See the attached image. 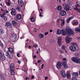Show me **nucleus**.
Masks as SVG:
<instances>
[{"label": "nucleus", "mask_w": 80, "mask_h": 80, "mask_svg": "<svg viewBox=\"0 0 80 80\" xmlns=\"http://www.w3.org/2000/svg\"><path fill=\"white\" fill-rule=\"evenodd\" d=\"M16 38H17V35L15 34H12L11 37V40L12 42H14L16 40Z\"/></svg>", "instance_id": "obj_5"}, {"label": "nucleus", "mask_w": 80, "mask_h": 80, "mask_svg": "<svg viewBox=\"0 0 80 80\" xmlns=\"http://www.w3.org/2000/svg\"><path fill=\"white\" fill-rule=\"evenodd\" d=\"M38 50H39V52H40V48H38Z\"/></svg>", "instance_id": "obj_59"}, {"label": "nucleus", "mask_w": 80, "mask_h": 80, "mask_svg": "<svg viewBox=\"0 0 80 80\" xmlns=\"http://www.w3.org/2000/svg\"><path fill=\"white\" fill-rule=\"evenodd\" d=\"M3 18L4 21H7V18L6 16H4Z\"/></svg>", "instance_id": "obj_38"}, {"label": "nucleus", "mask_w": 80, "mask_h": 80, "mask_svg": "<svg viewBox=\"0 0 80 80\" xmlns=\"http://www.w3.org/2000/svg\"><path fill=\"white\" fill-rule=\"evenodd\" d=\"M0 45H1V46L2 47H3V44L2 43V42L0 41Z\"/></svg>", "instance_id": "obj_42"}, {"label": "nucleus", "mask_w": 80, "mask_h": 80, "mask_svg": "<svg viewBox=\"0 0 80 80\" xmlns=\"http://www.w3.org/2000/svg\"><path fill=\"white\" fill-rule=\"evenodd\" d=\"M0 78L2 80H5V78L3 75L2 74H0Z\"/></svg>", "instance_id": "obj_24"}, {"label": "nucleus", "mask_w": 80, "mask_h": 80, "mask_svg": "<svg viewBox=\"0 0 80 80\" xmlns=\"http://www.w3.org/2000/svg\"><path fill=\"white\" fill-rule=\"evenodd\" d=\"M16 9L18 10L19 11H20V7H18Z\"/></svg>", "instance_id": "obj_41"}, {"label": "nucleus", "mask_w": 80, "mask_h": 80, "mask_svg": "<svg viewBox=\"0 0 80 80\" xmlns=\"http://www.w3.org/2000/svg\"><path fill=\"white\" fill-rule=\"evenodd\" d=\"M59 52L60 53H63V51L62 50H60Z\"/></svg>", "instance_id": "obj_48"}, {"label": "nucleus", "mask_w": 80, "mask_h": 80, "mask_svg": "<svg viewBox=\"0 0 80 80\" xmlns=\"http://www.w3.org/2000/svg\"><path fill=\"white\" fill-rule=\"evenodd\" d=\"M66 76L67 78H70L71 75H70V74L69 72H67Z\"/></svg>", "instance_id": "obj_21"}, {"label": "nucleus", "mask_w": 80, "mask_h": 80, "mask_svg": "<svg viewBox=\"0 0 80 80\" xmlns=\"http://www.w3.org/2000/svg\"><path fill=\"white\" fill-rule=\"evenodd\" d=\"M58 43L59 45H61L62 43V37H59L58 40Z\"/></svg>", "instance_id": "obj_14"}, {"label": "nucleus", "mask_w": 80, "mask_h": 80, "mask_svg": "<svg viewBox=\"0 0 80 80\" xmlns=\"http://www.w3.org/2000/svg\"><path fill=\"white\" fill-rule=\"evenodd\" d=\"M62 64L65 68H68V65L67 63L66 62V61L62 62Z\"/></svg>", "instance_id": "obj_10"}, {"label": "nucleus", "mask_w": 80, "mask_h": 80, "mask_svg": "<svg viewBox=\"0 0 80 80\" xmlns=\"http://www.w3.org/2000/svg\"><path fill=\"white\" fill-rule=\"evenodd\" d=\"M65 45H63L62 46V48L63 50H65Z\"/></svg>", "instance_id": "obj_30"}, {"label": "nucleus", "mask_w": 80, "mask_h": 80, "mask_svg": "<svg viewBox=\"0 0 80 80\" xmlns=\"http://www.w3.org/2000/svg\"><path fill=\"white\" fill-rule=\"evenodd\" d=\"M77 38V39H78V40H80V37L77 38Z\"/></svg>", "instance_id": "obj_53"}, {"label": "nucleus", "mask_w": 80, "mask_h": 80, "mask_svg": "<svg viewBox=\"0 0 80 80\" xmlns=\"http://www.w3.org/2000/svg\"><path fill=\"white\" fill-rule=\"evenodd\" d=\"M12 24L13 25H18V23H17V22L15 21H12Z\"/></svg>", "instance_id": "obj_26"}, {"label": "nucleus", "mask_w": 80, "mask_h": 80, "mask_svg": "<svg viewBox=\"0 0 80 80\" xmlns=\"http://www.w3.org/2000/svg\"><path fill=\"white\" fill-rule=\"evenodd\" d=\"M11 14L12 15H16V10L13 9V8H12V11L11 12Z\"/></svg>", "instance_id": "obj_9"}, {"label": "nucleus", "mask_w": 80, "mask_h": 80, "mask_svg": "<svg viewBox=\"0 0 80 80\" xmlns=\"http://www.w3.org/2000/svg\"><path fill=\"white\" fill-rule=\"evenodd\" d=\"M38 63H40L41 62V60H38Z\"/></svg>", "instance_id": "obj_52"}, {"label": "nucleus", "mask_w": 80, "mask_h": 80, "mask_svg": "<svg viewBox=\"0 0 80 80\" xmlns=\"http://www.w3.org/2000/svg\"><path fill=\"white\" fill-rule=\"evenodd\" d=\"M78 31L79 32H80V28H78Z\"/></svg>", "instance_id": "obj_56"}, {"label": "nucleus", "mask_w": 80, "mask_h": 80, "mask_svg": "<svg viewBox=\"0 0 80 80\" xmlns=\"http://www.w3.org/2000/svg\"><path fill=\"white\" fill-rule=\"evenodd\" d=\"M72 40V38H69L68 36H67L66 38V41L67 43H70V40Z\"/></svg>", "instance_id": "obj_7"}, {"label": "nucleus", "mask_w": 80, "mask_h": 80, "mask_svg": "<svg viewBox=\"0 0 80 80\" xmlns=\"http://www.w3.org/2000/svg\"><path fill=\"white\" fill-rule=\"evenodd\" d=\"M6 13H8V12L7 10L6 9L4 10V13L5 14Z\"/></svg>", "instance_id": "obj_37"}, {"label": "nucleus", "mask_w": 80, "mask_h": 80, "mask_svg": "<svg viewBox=\"0 0 80 80\" xmlns=\"http://www.w3.org/2000/svg\"><path fill=\"white\" fill-rule=\"evenodd\" d=\"M48 32H45L44 35H48Z\"/></svg>", "instance_id": "obj_47"}, {"label": "nucleus", "mask_w": 80, "mask_h": 80, "mask_svg": "<svg viewBox=\"0 0 80 80\" xmlns=\"http://www.w3.org/2000/svg\"><path fill=\"white\" fill-rule=\"evenodd\" d=\"M30 20L32 22H33L35 21V18L34 17H32V18H30Z\"/></svg>", "instance_id": "obj_33"}, {"label": "nucleus", "mask_w": 80, "mask_h": 80, "mask_svg": "<svg viewBox=\"0 0 80 80\" xmlns=\"http://www.w3.org/2000/svg\"><path fill=\"white\" fill-rule=\"evenodd\" d=\"M72 45H77V43L76 42H72Z\"/></svg>", "instance_id": "obj_43"}, {"label": "nucleus", "mask_w": 80, "mask_h": 80, "mask_svg": "<svg viewBox=\"0 0 80 80\" xmlns=\"http://www.w3.org/2000/svg\"><path fill=\"white\" fill-rule=\"evenodd\" d=\"M18 63H19V64H20V63H21V61H20L19 60H18Z\"/></svg>", "instance_id": "obj_46"}, {"label": "nucleus", "mask_w": 80, "mask_h": 80, "mask_svg": "<svg viewBox=\"0 0 80 80\" xmlns=\"http://www.w3.org/2000/svg\"><path fill=\"white\" fill-rule=\"evenodd\" d=\"M57 33L58 35H61L62 33V30L58 29L57 30Z\"/></svg>", "instance_id": "obj_20"}, {"label": "nucleus", "mask_w": 80, "mask_h": 80, "mask_svg": "<svg viewBox=\"0 0 80 80\" xmlns=\"http://www.w3.org/2000/svg\"><path fill=\"white\" fill-rule=\"evenodd\" d=\"M48 78V77H45V80H47V79Z\"/></svg>", "instance_id": "obj_51"}, {"label": "nucleus", "mask_w": 80, "mask_h": 80, "mask_svg": "<svg viewBox=\"0 0 80 80\" xmlns=\"http://www.w3.org/2000/svg\"><path fill=\"white\" fill-rule=\"evenodd\" d=\"M28 79H29V78H28V77H26L25 79L26 80H27Z\"/></svg>", "instance_id": "obj_54"}, {"label": "nucleus", "mask_w": 80, "mask_h": 80, "mask_svg": "<svg viewBox=\"0 0 80 80\" xmlns=\"http://www.w3.org/2000/svg\"><path fill=\"white\" fill-rule=\"evenodd\" d=\"M10 68L11 69V74L13 75L15 74V72L14 71V70H15V68H14V64L11 63V64Z\"/></svg>", "instance_id": "obj_4"}, {"label": "nucleus", "mask_w": 80, "mask_h": 80, "mask_svg": "<svg viewBox=\"0 0 80 80\" xmlns=\"http://www.w3.org/2000/svg\"><path fill=\"white\" fill-rule=\"evenodd\" d=\"M66 13H67V12L64 10H62L60 12V14L62 16H65L66 15Z\"/></svg>", "instance_id": "obj_13"}, {"label": "nucleus", "mask_w": 80, "mask_h": 80, "mask_svg": "<svg viewBox=\"0 0 80 80\" xmlns=\"http://www.w3.org/2000/svg\"><path fill=\"white\" fill-rule=\"evenodd\" d=\"M60 20H62V19H58L57 20V21L58 23H60Z\"/></svg>", "instance_id": "obj_39"}, {"label": "nucleus", "mask_w": 80, "mask_h": 80, "mask_svg": "<svg viewBox=\"0 0 80 80\" xmlns=\"http://www.w3.org/2000/svg\"><path fill=\"white\" fill-rule=\"evenodd\" d=\"M1 10H2V12H4V10H3L2 9H1Z\"/></svg>", "instance_id": "obj_64"}, {"label": "nucleus", "mask_w": 80, "mask_h": 80, "mask_svg": "<svg viewBox=\"0 0 80 80\" xmlns=\"http://www.w3.org/2000/svg\"><path fill=\"white\" fill-rule=\"evenodd\" d=\"M0 58L2 61H4L5 60V57L3 55H2V57H0Z\"/></svg>", "instance_id": "obj_25"}, {"label": "nucleus", "mask_w": 80, "mask_h": 80, "mask_svg": "<svg viewBox=\"0 0 80 80\" xmlns=\"http://www.w3.org/2000/svg\"><path fill=\"white\" fill-rule=\"evenodd\" d=\"M3 55V54L2 53V51L0 50V57H2Z\"/></svg>", "instance_id": "obj_31"}, {"label": "nucleus", "mask_w": 80, "mask_h": 80, "mask_svg": "<svg viewBox=\"0 0 80 80\" xmlns=\"http://www.w3.org/2000/svg\"><path fill=\"white\" fill-rule=\"evenodd\" d=\"M5 13H3L2 14L0 15V16L1 18H3L4 17H5Z\"/></svg>", "instance_id": "obj_28"}, {"label": "nucleus", "mask_w": 80, "mask_h": 80, "mask_svg": "<svg viewBox=\"0 0 80 80\" xmlns=\"http://www.w3.org/2000/svg\"><path fill=\"white\" fill-rule=\"evenodd\" d=\"M15 27L16 28H17V27H18V26L17 25H15Z\"/></svg>", "instance_id": "obj_55"}, {"label": "nucleus", "mask_w": 80, "mask_h": 80, "mask_svg": "<svg viewBox=\"0 0 80 80\" xmlns=\"http://www.w3.org/2000/svg\"><path fill=\"white\" fill-rule=\"evenodd\" d=\"M34 78H35V76H32L31 78L32 79H33Z\"/></svg>", "instance_id": "obj_50"}, {"label": "nucleus", "mask_w": 80, "mask_h": 80, "mask_svg": "<svg viewBox=\"0 0 80 80\" xmlns=\"http://www.w3.org/2000/svg\"><path fill=\"white\" fill-rule=\"evenodd\" d=\"M74 10H77V11L78 12V13L80 12V9H79L78 8H77V7H75L74 8Z\"/></svg>", "instance_id": "obj_29"}, {"label": "nucleus", "mask_w": 80, "mask_h": 80, "mask_svg": "<svg viewBox=\"0 0 80 80\" xmlns=\"http://www.w3.org/2000/svg\"><path fill=\"white\" fill-rule=\"evenodd\" d=\"M21 18H22L21 15L20 14L17 15L16 17V19H17V20H20V19H21Z\"/></svg>", "instance_id": "obj_19"}, {"label": "nucleus", "mask_w": 80, "mask_h": 80, "mask_svg": "<svg viewBox=\"0 0 80 80\" xmlns=\"http://www.w3.org/2000/svg\"><path fill=\"white\" fill-rule=\"evenodd\" d=\"M5 25L7 27H8V28H12V23L9 22H7L5 23Z\"/></svg>", "instance_id": "obj_6"}, {"label": "nucleus", "mask_w": 80, "mask_h": 80, "mask_svg": "<svg viewBox=\"0 0 80 80\" xmlns=\"http://www.w3.org/2000/svg\"><path fill=\"white\" fill-rule=\"evenodd\" d=\"M50 42L51 43H55V41L53 40H50Z\"/></svg>", "instance_id": "obj_36"}, {"label": "nucleus", "mask_w": 80, "mask_h": 80, "mask_svg": "<svg viewBox=\"0 0 80 80\" xmlns=\"http://www.w3.org/2000/svg\"><path fill=\"white\" fill-rule=\"evenodd\" d=\"M5 33V30H4L0 29V35H3Z\"/></svg>", "instance_id": "obj_17"}, {"label": "nucleus", "mask_w": 80, "mask_h": 80, "mask_svg": "<svg viewBox=\"0 0 80 80\" xmlns=\"http://www.w3.org/2000/svg\"><path fill=\"white\" fill-rule=\"evenodd\" d=\"M57 10H58V11L61 10H62V7L61 6H58L57 7Z\"/></svg>", "instance_id": "obj_27"}, {"label": "nucleus", "mask_w": 80, "mask_h": 80, "mask_svg": "<svg viewBox=\"0 0 80 80\" xmlns=\"http://www.w3.org/2000/svg\"><path fill=\"white\" fill-rule=\"evenodd\" d=\"M78 22H73L72 25H78Z\"/></svg>", "instance_id": "obj_32"}, {"label": "nucleus", "mask_w": 80, "mask_h": 80, "mask_svg": "<svg viewBox=\"0 0 80 80\" xmlns=\"http://www.w3.org/2000/svg\"><path fill=\"white\" fill-rule=\"evenodd\" d=\"M62 63L61 62H59L57 63L56 67L58 68H60L62 67Z\"/></svg>", "instance_id": "obj_12"}, {"label": "nucleus", "mask_w": 80, "mask_h": 80, "mask_svg": "<svg viewBox=\"0 0 80 80\" xmlns=\"http://www.w3.org/2000/svg\"><path fill=\"white\" fill-rule=\"evenodd\" d=\"M61 73L63 77L64 78H65V77L66 75H65V71H64V70H62L61 72Z\"/></svg>", "instance_id": "obj_16"}, {"label": "nucleus", "mask_w": 80, "mask_h": 80, "mask_svg": "<svg viewBox=\"0 0 80 80\" xmlns=\"http://www.w3.org/2000/svg\"><path fill=\"white\" fill-rule=\"evenodd\" d=\"M65 24V20L64 19H63V22H62L61 24V25L62 26H63V25H64Z\"/></svg>", "instance_id": "obj_35"}, {"label": "nucleus", "mask_w": 80, "mask_h": 80, "mask_svg": "<svg viewBox=\"0 0 80 80\" xmlns=\"http://www.w3.org/2000/svg\"><path fill=\"white\" fill-rule=\"evenodd\" d=\"M73 18V17H71L69 18L67 20V22L68 23H69V22H70V20H72Z\"/></svg>", "instance_id": "obj_18"}, {"label": "nucleus", "mask_w": 80, "mask_h": 80, "mask_svg": "<svg viewBox=\"0 0 80 80\" xmlns=\"http://www.w3.org/2000/svg\"><path fill=\"white\" fill-rule=\"evenodd\" d=\"M24 63H27V58H25L24 59Z\"/></svg>", "instance_id": "obj_40"}, {"label": "nucleus", "mask_w": 80, "mask_h": 80, "mask_svg": "<svg viewBox=\"0 0 80 80\" xmlns=\"http://www.w3.org/2000/svg\"><path fill=\"white\" fill-rule=\"evenodd\" d=\"M6 3H7V5L8 6H10V4H11V2H6Z\"/></svg>", "instance_id": "obj_34"}, {"label": "nucleus", "mask_w": 80, "mask_h": 80, "mask_svg": "<svg viewBox=\"0 0 80 80\" xmlns=\"http://www.w3.org/2000/svg\"><path fill=\"white\" fill-rule=\"evenodd\" d=\"M66 31H65L64 29H62V33L63 36H65L67 34L68 35H70L71 36H73L74 35V32L72 31L68 27H66Z\"/></svg>", "instance_id": "obj_1"}, {"label": "nucleus", "mask_w": 80, "mask_h": 80, "mask_svg": "<svg viewBox=\"0 0 80 80\" xmlns=\"http://www.w3.org/2000/svg\"><path fill=\"white\" fill-rule=\"evenodd\" d=\"M38 37L40 38L41 39L42 38H43L44 37V36L43 35V34L40 33L39 34Z\"/></svg>", "instance_id": "obj_22"}, {"label": "nucleus", "mask_w": 80, "mask_h": 80, "mask_svg": "<svg viewBox=\"0 0 80 80\" xmlns=\"http://www.w3.org/2000/svg\"><path fill=\"white\" fill-rule=\"evenodd\" d=\"M69 48L72 52H75L76 51L77 49H76V47L73 46L71 45L69 47Z\"/></svg>", "instance_id": "obj_8"}, {"label": "nucleus", "mask_w": 80, "mask_h": 80, "mask_svg": "<svg viewBox=\"0 0 80 80\" xmlns=\"http://www.w3.org/2000/svg\"><path fill=\"white\" fill-rule=\"evenodd\" d=\"M78 28H75V31H76V32H77V31H78Z\"/></svg>", "instance_id": "obj_44"}, {"label": "nucleus", "mask_w": 80, "mask_h": 80, "mask_svg": "<svg viewBox=\"0 0 80 80\" xmlns=\"http://www.w3.org/2000/svg\"><path fill=\"white\" fill-rule=\"evenodd\" d=\"M79 4H77L75 6V7H76L77 8H78V7H79Z\"/></svg>", "instance_id": "obj_45"}, {"label": "nucleus", "mask_w": 80, "mask_h": 80, "mask_svg": "<svg viewBox=\"0 0 80 80\" xmlns=\"http://www.w3.org/2000/svg\"><path fill=\"white\" fill-rule=\"evenodd\" d=\"M18 3L19 5H21V7H22L24 5L23 2L22 0H18Z\"/></svg>", "instance_id": "obj_11"}, {"label": "nucleus", "mask_w": 80, "mask_h": 80, "mask_svg": "<svg viewBox=\"0 0 80 80\" xmlns=\"http://www.w3.org/2000/svg\"><path fill=\"white\" fill-rule=\"evenodd\" d=\"M63 60H66L67 59H66V58H63Z\"/></svg>", "instance_id": "obj_63"}, {"label": "nucleus", "mask_w": 80, "mask_h": 80, "mask_svg": "<svg viewBox=\"0 0 80 80\" xmlns=\"http://www.w3.org/2000/svg\"><path fill=\"white\" fill-rule=\"evenodd\" d=\"M19 53H17V57H19Z\"/></svg>", "instance_id": "obj_61"}, {"label": "nucleus", "mask_w": 80, "mask_h": 80, "mask_svg": "<svg viewBox=\"0 0 80 80\" xmlns=\"http://www.w3.org/2000/svg\"><path fill=\"white\" fill-rule=\"evenodd\" d=\"M64 9L65 10H66V11H68L69 10V9H70V7H69V6L68 5H66L64 7Z\"/></svg>", "instance_id": "obj_15"}, {"label": "nucleus", "mask_w": 80, "mask_h": 80, "mask_svg": "<svg viewBox=\"0 0 80 80\" xmlns=\"http://www.w3.org/2000/svg\"><path fill=\"white\" fill-rule=\"evenodd\" d=\"M40 10H41L42 12H43V10H42V8H41L40 9Z\"/></svg>", "instance_id": "obj_57"}, {"label": "nucleus", "mask_w": 80, "mask_h": 80, "mask_svg": "<svg viewBox=\"0 0 80 80\" xmlns=\"http://www.w3.org/2000/svg\"><path fill=\"white\" fill-rule=\"evenodd\" d=\"M13 52V49L12 48H8V50L7 52V56H9V57H11L12 53Z\"/></svg>", "instance_id": "obj_2"}, {"label": "nucleus", "mask_w": 80, "mask_h": 80, "mask_svg": "<svg viewBox=\"0 0 80 80\" xmlns=\"http://www.w3.org/2000/svg\"><path fill=\"white\" fill-rule=\"evenodd\" d=\"M52 30H50V31H49V32H52Z\"/></svg>", "instance_id": "obj_60"}, {"label": "nucleus", "mask_w": 80, "mask_h": 80, "mask_svg": "<svg viewBox=\"0 0 80 80\" xmlns=\"http://www.w3.org/2000/svg\"><path fill=\"white\" fill-rule=\"evenodd\" d=\"M72 60L76 63H80V58H78L73 57L72 58Z\"/></svg>", "instance_id": "obj_3"}, {"label": "nucleus", "mask_w": 80, "mask_h": 80, "mask_svg": "<svg viewBox=\"0 0 80 80\" xmlns=\"http://www.w3.org/2000/svg\"><path fill=\"white\" fill-rule=\"evenodd\" d=\"M6 35H8V32H6Z\"/></svg>", "instance_id": "obj_58"}, {"label": "nucleus", "mask_w": 80, "mask_h": 80, "mask_svg": "<svg viewBox=\"0 0 80 80\" xmlns=\"http://www.w3.org/2000/svg\"><path fill=\"white\" fill-rule=\"evenodd\" d=\"M72 75H73L74 77H77L78 75V74L77 72H74L72 73Z\"/></svg>", "instance_id": "obj_23"}, {"label": "nucleus", "mask_w": 80, "mask_h": 80, "mask_svg": "<svg viewBox=\"0 0 80 80\" xmlns=\"http://www.w3.org/2000/svg\"><path fill=\"white\" fill-rule=\"evenodd\" d=\"M44 66V65L43 64H42V67H41L42 69H43V67Z\"/></svg>", "instance_id": "obj_49"}, {"label": "nucleus", "mask_w": 80, "mask_h": 80, "mask_svg": "<svg viewBox=\"0 0 80 80\" xmlns=\"http://www.w3.org/2000/svg\"><path fill=\"white\" fill-rule=\"evenodd\" d=\"M36 57H37V56H36V55L34 56V58H35Z\"/></svg>", "instance_id": "obj_62"}]
</instances>
